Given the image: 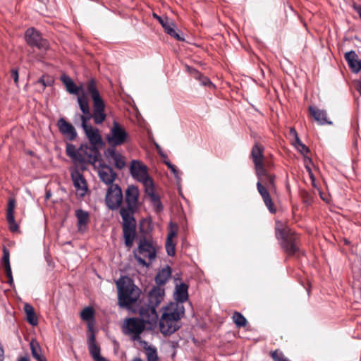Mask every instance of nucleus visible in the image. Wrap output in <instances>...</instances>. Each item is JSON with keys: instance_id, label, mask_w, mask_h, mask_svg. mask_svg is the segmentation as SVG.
<instances>
[{"instance_id": "nucleus-1", "label": "nucleus", "mask_w": 361, "mask_h": 361, "mask_svg": "<svg viewBox=\"0 0 361 361\" xmlns=\"http://www.w3.org/2000/svg\"><path fill=\"white\" fill-rule=\"evenodd\" d=\"M253 160L258 178L257 190L269 212L274 214L276 209L270 196V192L276 191L275 176L271 173L274 165L269 159Z\"/></svg>"}, {"instance_id": "nucleus-2", "label": "nucleus", "mask_w": 361, "mask_h": 361, "mask_svg": "<svg viewBox=\"0 0 361 361\" xmlns=\"http://www.w3.org/2000/svg\"><path fill=\"white\" fill-rule=\"evenodd\" d=\"M85 88L93 102V113L91 114L90 111H89V114H83L81 116V126L83 130L91 127L90 125L87 124V122L92 118H93L95 124H101L105 121L106 117L105 104L97 87L96 81L92 78L90 79L86 82Z\"/></svg>"}, {"instance_id": "nucleus-3", "label": "nucleus", "mask_w": 361, "mask_h": 361, "mask_svg": "<svg viewBox=\"0 0 361 361\" xmlns=\"http://www.w3.org/2000/svg\"><path fill=\"white\" fill-rule=\"evenodd\" d=\"M85 88L93 102V113L91 114L90 111H89V114H83L81 116V126L83 130L91 127L90 125L87 124V122L92 118H93L95 124H101L105 121L106 117L105 104L97 87L96 81L92 78L90 79L86 82Z\"/></svg>"}, {"instance_id": "nucleus-4", "label": "nucleus", "mask_w": 361, "mask_h": 361, "mask_svg": "<svg viewBox=\"0 0 361 361\" xmlns=\"http://www.w3.org/2000/svg\"><path fill=\"white\" fill-rule=\"evenodd\" d=\"M183 315L184 310L183 307H179L178 305L166 307L159 319V327L160 332L164 336H168L175 333L181 326L180 319Z\"/></svg>"}, {"instance_id": "nucleus-5", "label": "nucleus", "mask_w": 361, "mask_h": 361, "mask_svg": "<svg viewBox=\"0 0 361 361\" xmlns=\"http://www.w3.org/2000/svg\"><path fill=\"white\" fill-rule=\"evenodd\" d=\"M106 139L109 145V147L105 151L106 158H123L116 151V147L123 145L128 141L129 135L126 129L114 121Z\"/></svg>"}, {"instance_id": "nucleus-6", "label": "nucleus", "mask_w": 361, "mask_h": 361, "mask_svg": "<svg viewBox=\"0 0 361 361\" xmlns=\"http://www.w3.org/2000/svg\"><path fill=\"white\" fill-rule=\"evenodd\" d=\"M164 297V289L159 286H154L149 292L147 298L148 302L141 307L140 314L142 317L147 319L150 324L156 323L158 320L157 307L160 305Z\"/></svg>"}, {"instance_id": "nucleus-7", "label": "nucleus", "mask_w": 361, "mask_h": 361, "mask_svg": "<svg viewBox=\"0 0 361 361\" xmlns=\"http://www.w3.org/2000/svg\"><path fill=\"white\" fill-rule=\"evenodd\" d=\"M275 230L276 238L282 240L281 247L286 253L293 256L299 252V236L295 232L281 221H276Z\"/></svg>"}, {"instance_id": "nucleus-8", "label": "nucleus", "mask_w": 361, "mask_h": 361, "mask_svg": "<svg viewBox=\"0 0 361 361\" xmlns=\"http://www.w3.org/2000/svg\"><path fill=\"white\" fill-rule=\"evenodd\" d=\"M134 257L139 264L149 267L157 257L156 247L150 239H140L137 248L134 251Z\"/></svg>"}, {"instance_id": "nucleus-9", "label": "nucleus", "mask_w": 361, "mask_h": 361, "mask_svg": "<svg viewBox=\"0 0 361 361\" xmlns=\"http://www.w3.org/2000/svg\"><path fill=\"white\" fill-rule=\"evenodd\" d=\"M117 286L118 304L121 307H128L138 300L140 290L135 285L118 283Z\"/></svg>"}, {"instance_id": "nucleus-10", "label": "nucleus", "mask_w": 361, "mask_h": 361, "mask_svg": "<svg viewBox=\"0 0 361 361\" xmlns=\"http://www.w3.org/2000/svg\"><path fill=\"white\" fill-rule=\"evenodd\" d=\"M142 318V319L136 317L126 319L123 326V332L126 335L133 334L134 341L140 338V335L144 331L145 324H149L147 319Z\"/></svg>"}, {"instance_id": "nucleus-11", "label": "nucleus", "mask_w": 361, "mask_h": 361, "mask_svg": "<svg viewBox=\"0 0 361 361\" xmlns=\"http://www.w3.org/2000/svg\"><path fill=\"white\" fill-rule=\"evenodd\" d=\"M123 193L121 188L116 184L109 185L105 197V202L111 210L118 209L123 202Z\"/></svg>"}, {"instance_id": "nucleus-12", "label": "nucleus", "mask_w": 361, "mask_h": 361, "mask_svg": "<svg viewBox=\"0 0 361 361\" xmlns=\"http://www.w3.org/2000/svg\"><path fill=\"white\" fill-rule=\"evenodd\" d=\"M90 163L98 169V174L102 182L109 185L113 184L116 173L111 166L105 164L104 159H92Z\"/></svg>"}, {"instance_id": "nucleus-13", "label": "nucleus", "mask_w": 361, "mask_h": 361, "mask_svg": "<svg viewBox=\"0 0 361 361\" xmlns=\"http://www.w3.org/2000/svg\"><path fill=\"white\" fill-rule=\"evenodd\" d=\"M94 149L89 147L88 144H82L77 148L72 144H67L66 153L70 158H97V154H93Z\"/></svg>"}, {"instance_id": "nucleus-14", "label": "nucleus", "mask_w": 361, "mask_h": 361, "mask_svg": "<svg viewBox=\"0 0 361 361\" xmlns=\"http://www.w3.org/2000/svg\"><path fill=\"white\" fill-rule=\"evenodd\" d=\"M25 37L27 43L31 47H35L39 50H46L49 47L47 40L42 39L39 32L33 27L26 30Z\"/></svg>"}, {"instance_id": "nucleus-15", "label": "nucleus", "mask_w": 361, "mask_h": 361, "mask_svg": "<svg viewBox=\"0 0 361 361\" xmlns=\"http://www.w3.org/2000/svg\"><path fill=\"white\" fill-rule=\"evenodd\" d=\"M147 170L146 165L138 160H133L130 168V173L133 178L142 183L147 180L152 178L149 176Z\"/></svg>"}, {"instance_id": "nucleus-16", "label": "nucleus", "mask_w": 361, "mask_h": 361, "mask_svg": "<svg viewBox=\"0 0 361 361\" xmlns=\"http://www.w3.org/2000/svg\"><path fill=\"white\" fill-rule=\"evenodd\" d=\"M84 131L91 145L89 147L94 149L93 154H97V157L100 158V154L97 149V147L102 146L103 141L99 130L91 126L84 129Z\"/></svg>"}, {"instance_id": "nucleus-17", "label": "nucleus", "mask_w": 361, "mask_h": 361, "mask_svg": "<svg viewBox=\"0 0 361 361\" xmlns=\"http://www.w3.org/2000/svg\"><path fill=\"white\" fill-rule=\"evenodd\" d=\"M73 185L80 197L85 196L87 190V182L82 174L78 169L71 170Z\"/></svg>"}, {"instance_id": "nucleus-18", "label": "nucleus", "mask_w": 361, "mask_h": 361, "mask_svg": "<svg viewBox=\"0 0 361 361\" xmlns=\"http://www.w3.org/2000/svg\"><path fill=\"white\" fill-rule=\"evenodd\" d=\"M90 334L87 338L88 350L94 361H109L100 355V347L96 342L95 335L91 328Z\"/></svg>"}, {"instance_id": "nucleus-19", "label": "nucleus", "mask_w": 361, "mask_h": 361, "mask_svg": "<svg viewBox=\"0 0 361 361\" xmlns=\"http://www.w3.org/2000/svg\"><path fill=\"white\" fill-rule=\"evenodd\" d=\"M57 125L60 133L68 140L72 141L75 139L77 133L71 123L67 122L63 118H61L59 119Z\"/></svg>"}, {"instance_id": "nucleus-20", "label": "nucleus", "mask_w": 361, "mask_h": 361, "mask_svg": "<svg viewBox=\"0 0 361 361\" xmlns=\"http://www.w3.org/2000/svg\"><path fill=\"white\" fill-rule=\"evenodd\" d=\"M123 233L126 246L131 247L136 235V223L123 224Z\"/></svg>"}, {"instance_id": "nucleus-21", "label": "nucleus", "mask_w": 361, "mask_h": 361, "mask_svg": "<svg viewBox=\"0 0 361 361\" xmlns=\"http://www.w3.org/2000/svg\"><path fill=\"white\" fill-rule=\"evenodd\" d=\"M139 190L135 185H129L126 190V202L130 209H136L138 203Z\"/></svg>"}, {"instance_id": "nucleus-22", "label": "nucleus", "mask_w": 361, "mask_h": 361, "mask_svg": "<svg viewBox=\"0 0 361 361\" xmlns=\"http://www.w3.org/2000/svg\"><path fill=\"white\" fill-rule=\"evenodd\" d=\"M309 112L314 119L319 125H331L332 122L327 117V113L325 110L319 109L317 107L310 106Z\"/></svg>"}, {"instance_id": "nucleus-23", "label": "nucleus", "mask_w": 361, "mask_h": 361, "mask_svg": "<svg viewBox=\"0 0 361 361\" xmlns=\"http://www.w3.org/2000/svg\"><path fill=\"white\" fill-rule=\"evenodd\" d=\"M16 207V200L13 198H10L8 203L6 211V219L9 224L10 230L12 232H16L18 229V226L16 223L14 218V209Z\"/></svg>"}, {"instance_id": "nucleus-24", "label": "nucleus", "mask_w": 361, "mask_h": 361, "mask_svg": "<svg viewBox=\"0 0 361 361\" xmlns=\"http://www.w3.org/2000/svg\"><path fill=\"white\" fill-rule=\"evenodd\" d=\"M345 59L349 67L354 73H358L361 70V60H358V56L355 51H350L345 54Z\"/></svg>"}, {"instance_id": "nucleus-25", "label": "nucleus", "mask_w": 361, "mask_h": 361, "mask_svg": "<svg viewBox=\"0 0 361 361\" xmlns=\"http://www.w3.org/2000/svg\"><path fill=\"white\" fill-rule=\"evenodd\" d=\"M61 80L66 86V90L72 94L78 95L81 91H83V86H77L73 80L67 75H62Z\"/></svg>"}, {"instance_id": "nucleus-26", "label": "nucleus", "mask_w": 361, "mask_h": 361, "mask_svg": "<svg viewBox=\"0 0 361 361\" xmlns=\"http://www.w3.org/2000/svg\"><path fill=\"white\" fill-rule=\"evenodd\" d=\"M75 216L78 219V229L79 231L83 232L86 229L87 224L89 222V213L87 212L79 209L75 211Z\"/></svg>"}, {"instance_id": "nucleus-27", "label": "nucleus", "mask_w": 361, "mask_h": 361, "mask_svg": "<svg viewBox=\"0 0 361 361\" xmlns=\"http://www.w3.org/2000/svg\"><path fill=\"white\" fill-rule=\"evenodd\" d=\"M171 276V269L170 267L166 266L158 271L155 276V282L157 286L164 285Z\"/></svg>"}, {"instance_id": "nucleus-28", "label": "nucleus", "mask_w": 361, "mask_h": 361, "mask_svg": "<svg viewBox=\"0 0 361 361\" xmlns=\"http://www.w3.org/2000/svg\"><path fill=\"white\" fill-rule=\"evenodd\" d=\"M188 286L186 283H181L176 288V299L178 302H183L188 298Z\"/></svg>"}, {"instance_id": "nucleus-29", "label": "nucleus", "mask_w": 361, "mask_h": 361, "mask_svg": "<svg viewBox=\"0 0 361 361\" xmlns=\"http://www.w3.org/2000/svg\"><path fill=\"white\" fill-rule=\"evenodd\" d=\"M30 345L32 355L37 361H47L46 357L42 355V348L36 340H32Z\"/></svg>"}, {"instance_id": "nucleus-30", "label": "nucleus", "mask_w": 361, "mask_h": 361, "mask_svg": "<svg viewBox=\"0 0 361 361\" xmlns=\"http://www.w3.org/2000/svg\"><path fill=\"white\" fill-rule=\"evenodd\" d=\"M135 209H130L129 207H121L120 209V214L123 219V224H133L135 223V219L132 214Z\"/></svg>"}, {"instance_id": "nucleus-31", "label": "nucleus", "mask_w": 361, "mask_h": 361, "mask_svg": "<svg viewBox=\"0 0 361 361\" xmlns=\"http://www.w3.org/2000/svg\"><path fill=\"white\" fill-rule=\"evenodd\" d=\"M24 311L26 313L27 322L35 326L37 324V318L36 317L34 308L29 304L24 305Z\"/></svg>"}, {"instance_id": "nucleus-32", "label": "nucleus", "mask_w": 361, "mask_h": 361, "mask_svg": "<svg viewBox=\"0 0 361 361\" xmlns=\"http://www.w3.org/2000/svg\"><path fill=\"white\" fill-rule=\"evenodd\" d=\"M164 29L168 35L173 37L178 41H184L185 40L184 37H182L180 35H179L176 32V25L172 20Z\"/></svg>"}, {"instance_id": "nucleus-33", "label": "nucleus", "mask_w": 361, "mask_h": 361, "mask_svg": "<svg viewBox=\"0 0 361 361\" xmlns=\"http://www.w3.org/2000/svg\"><path fill=\"white\" fill-rule=\"evenodd\" d=\"M232 319L236 326L238 328L245 327L247 325V319L238 312H235L233 313Z\"/></svg>"}, {"instance_id": "nucleus-34", "label": "nucleus", "mask_w": 361, "mask_h": 361, "mask_svg": "<svg viewBox=\"0 0 361 361\" xmlns=\"http://www.w3.org/2000/svg\"><path fill=\"white\" fill-rule=\"evenodd\" d=\"M78 102L82 114H89V111H90V106L88 101L84 94L78 97Z\"/></svg>"}, {"instance_id": "nucleus-35", "label": "nucleus", "mask_w": 361, "mask_h": 361, "mask_svg": "<svg viewBox=\"0 0 361 361\" xmlns=\"http://www.w3.org/2000/svg\"><path fill=\"white\" fill-rule=\"evenodd\" d=\"M94 316V310L92 307H87L80 312V317L82 320L90 322L93 319Z\"/></svg>"}, {"instance_id": "nucleus-36", "label": "nucleus", "mask_w": 361, "mask_h": 361, "mask_svg": "<svg viewBox=\"0 0 361 361\" xmlns=\"http://www.w3.org/2000/svg\"><path fill=\"white\" fill-rule=\"evenodd\" d=\"M147 361H158L159 357L157 349L152 346L145 347Z\"/></svg>"}, {"instance_id": "nucleus-37", "label": "nucleus", "mask_w": 361, "mask_h": 361, "mask_svg": "<svg viewBox=\"0 0 361 361\" xmlns=\"http://www.w3.org/2000/svg\"><path fill=\"white\" fill-rule=\"evenodd\" d=\"M305 166L307 171L308 172L309 176L312 181V184L314 187L315 186V183H314L315 176L313 173L312 168H315L316 166H315L314 162L312 161V159H308V161H305Z\"/></svg>"}, {"instance_id": "nucleus-38", "label": "nucleus", "mask_w": 361, "mask_h": 361, "mask_svg": "<svg viewBox=\"0 0 361 361\" xmlns=\"http://www.w3.org/2000/svg\"><path fill=\"white\" fill-rule=\"evenodd\" d=\"M1 265L4 267V269L11 268L10 252L9 250L6 247H3V257L1 259Z\"/></svg>"}, {"instance_id": "nucleus-39", "label": "nucleus", "mask_w": 361, "mask_h": 361, "mask_svg": "<svg viewBox=\"0 0 361 361\" xmlns=\"http://www.w3.org/2000/svg\"><path fill=\"white\" fill-rule=\"evenodd\" d=\"M293 145L296 149L305 157L304 158H307V154L309 152V149L302 143L300 138H297V140L294 141Z\"/></svg>"}, {"instance_id": "nucleus-40", "label": "nucleus", "mask_w": 361, "mask_h": 361, "mask_svg": "<svg viewBox=\"0 0 361 361\" xmlns=\"http://www.w3.org/2000/svg\"><path fill=\"white\" fill-rule=\"evenodd\" d=\"M193 71H194V77L197 80H200L201 85H202L204 86H209V85H212V82L210 81V80L207 77L202 75L197 70L194 69Z\"/></svg>"}, {"instance_id": "nucleus-41", "label": "nucleus", "mask_w": 361, "mask_h": 361, "mask_svg": "<svg viewBox=\"0 0 361 361\" xmlns=\"http://www.w3.org/2000/svg\"><path fill=\"white\" fill-rule=\"evenodd\" d=\"M142 184L145 186V193L148 196L152 195L156 193L155 190H154V182L152 178L148 179L146 181L143 182Z\"/></svg>"}, {"instance_id": "nucleus-42", "label": "nucleus", "mask_w": 361, "mask_h": 361, "mask_svg": "<svg viewBox=\"0 0 361 361\" xmlns=\"http://www.w3.org/2000/svg\"><path fill=\"white\" fill-rule=\"evenodd\" d=\"M74 160V166L75 168L73 169H78L79 171L80 170L84 171L86 169V164L87 163L91 164L90 162H92V159H73Z\"/></svg>"}, {"instance_id": "nucleus-43", "label": "nucleus", "mask_w": 361, "mask_h": 361, "mask_svg": "<svg viewBox=\"0 0 361 361\" xmlns=\"http://www.w3.org/2000/svg\"><path fill=\"white\" fill-rule=\"evenodd\" d=\"M270 355L274 360V361H290L288 359L285 357L283 353L279 351V350L271 351L270 353Z\"/></svg>"}, {"instance_id": "nucleus-44", "label": "nucleus", "mask_w": 361, "mask_h": 361, "mask_svg": "<svg viewBox=\"0 0 361 361\" xmlns=\"http://www.w3.org/2000/svg\"><path fill=\"white\" fill-rule=\"evenodd\" d=\"M300 194V197L305 204L309 205L312 203L313 197L309 192L307 190H301Z\"/></svg>"}, {"instance_id": "nucleus-45", "label": "nucleus", "mask_w": 361, "mask_h": 361, "mask_svg": "<svg viewBox=\"0 0 361 361\" xmlns=\"http://www.w3.org/2000/svg\"><path fill=\"white\" fill-rule=\"evenodd\" d=\"M175 246H176V245L173 242L172 240H171V239L166 240V250L167 254L169 256L175 255V253H176Z\"/></svg>"}, {"instance_id": "nucleus-46", "label": "nucleus", "mask_w": 361, "mask_h": 361, "mask_svg": "<svg viewBox=\"0 0 361 361\" xmlns=\"http://www.w3.org/2000/svg\"><path fill=\"white\" fill-rule=\"evenodd\" d=\"M154 205L157 207V211L162 209V205L160 201L159 196L155 193L152 195L149 196Z\"/></svg>"}, {"instance_id": "nucleus-47", "label": "nucleus", "mask_w": 361, "mask_h": 361, "mask_svg": "<svg viewBox=\"0 0 361 361\" xmlns=\"http://www.w3.org/2000/svg\"><path fill=\"white\" fill-rule=\"evenodd\" d=\"M252 158H263L262 152L259 146L253 147L251 152Z\"/></svg>"}, {"instance_id": "nucleus-48", "label": "nucleus", "mask_w": 361, "mask_h": 361, "mask_svg": "<svg viewBox=\"0 0 361 361\" xmlns=\"http://www.w3.org/2000/svg\"><path fill=\"white\" fill-rule=\"evenodd\" d=\"M164 163L168 166V167L171 170L172 173L175 175L176 177L178 175V170L176 166L173 165L168 159H164Z\"/></svg>"}, {"instance_id": "nucleus-49", "label": "nucleus", "mask_w": 361, "mask_h": 361, "mask_svg": "<svg viewBox=\"0 0 361 361\" xmlns=\"http://www.w3.org/2000/svg\"><path fill=\"white\" fill-rule=\"evenodd\" d=\"M115 161V165L116 168L121 169L124 167L126 163L124 161L125 159H113Z\"/></svg>"}, {"instance_id": "nucleus-50", "label": "nucleus", "mask_w": 361, "mask_h": 361, "mask_svg": "<svg viewBox=\"0 0 361 361\" xmlns=\"http://www.w3.org/2000/svg\"><path fill=\"white\" fill-rule=\"evenodd\" d=\"M11 77L13 78L15 83H18V71L17 69H12L11 71Z\"/></svg>"}, {"instance_id": "nucleus-51", "label": "nucleus", "mask_w": 361, "mask_h": 361, "mask_svg": "<svg viewBox=\"0 0 361 361\" xmlns=\"http://www.w3.org/2000/svg\"><path fill=\"white\" fill-rule=\"evenodd\" d=\"M290 135H292L293 137H294L295 141L297 140V138H299L297 131L295 130V129L294 128H291L290 129Z\"/></svg>"}, {"instance_id": "nucleus-52", "label": "nucleus", "mask_w": 361, "mask_h": 361, "mask_svg": "<svg viewBox=\"0 0 361 361\" xmlns=\"http://www.w3.org/2000/svg\"><path fill=\"white\" fill-rule=\"evenodd\" d=\"M353 8L357 13V14L359 15L360 18H361V6L354 4L353 5Z\"/></svg>"}, {"instance_id": "nucleus-53", "label": "nucleus", "mask_w": 361, "mask_h": 361, "mask_svg": "<svg viewBox=\"0 0 361 361\" xmlns=\"http://www.w3.org/2000/svg\"><path fill=\"white\" fill-rule=\"evenodd\" d=\"M171 21L167 17H164V21L161 22V25L164 28Z\"/></svg>"}, {"instance_id": "nucleus-54", "label": "nucleus", "mask_w": 361, "mask_h": 361, "mask_svg": "<svg viewBox=\"0 0 361 361\" xmlns=\"http://www.w3.org/2000/svg\"><path fill=\"white\" fill-rule=\"evenodd\" d=\"M38 82V83H41V84L42 85V86H43V87H44V88L46 86H47V85H50V83H49V82H45V80H44V78H43V77H42L40 79H39V80H38V82Z\"/></svg>"}, {"instance_id": "nucleus-55", "label": "nucleus", "mask_w": 361, "mask_h": 361, "mask_svg": "<svg viewBox=\"0 0 361 361\" xmlns=\"http://www.w3.org/2000/svg\"><path fill=\"white\" fill-rule=\"evenodd\" d=\"M4 350L2 345L0 343V361H4Z\"/></svg>"}, {"instance_id": "nucleus-56", "label": "nucleus", "mask_w": 361, "mask_h": 361, "mask_svg": "<svg viewBox=\"0 0 361 361\" xmlns=\"http://www.w3.org/2000/svg\"><path fill=\"white\" fill-rule=\"evenodd\" d=\"M153 17H154L155 19H157V20L159 21V23L160 24H161V22H163V21H164V18H162V17H161V16H158V15H157V13H153Z\"/></svg>"}, {"instance_id": "nucleus-57", "label": "nucleus", "mask_w": 361, "mask_h": 361, "mask_svg": "<svg viewBox=\"0 0 361 361\" xmlns=\"http://www.w3.org/2000/svg\"><path fill=\"white\" fill-rule=\"evenodd\" d=\"M5 272H6V277L11 279V276H12L11 268H8V269H5Z\"/></svg>"}, {"instance_id": "nucleus-58", "label": "nucleus", "mask_w": 361, "mask_h": 361, "mask_svg": "<svg viewBox=\"0 0 361 361\" xmlns=\"http://www.w3.org/2000/svg\"><path fill=\"white\" fill-rule=\"evenodd\" d=\"M176 235V232L174 231H171L169 232V233L168 234V236H167V239L166 240H172V238Z\"/></svg>"}, {"instance_id": "nucleus-59", "label": "nucleus", "mask_w": 361, "mask_h": 361, "mask_svg": "<svg viewBox=\"0 0 361 361\" xmlns=\"http://www.w3.org/2000/svg\"><path fill=\"white\" fill-rule=\"evenodd\" d=\"M18 361H30V360H29L28 357H20Z\"/></svg>"}, {"instance_id": "nucleus-60", "label": "nucleus", "mask_w": 361, "mask_h": 361, "mask_svg": "<svg viewBox=\"0 0 361 361\" xmlns=\"http://www.w3.org/2000/svg\"><path fill=\"white\" fill-rule=\"evenodd\" d=\"M8 283H10V285H12V283H13V276H11V279L8 278Z\"/></svg>"}, {"instance_id": "nucleus-61", "label": "nucleus", "mask_w": 361, "mask_h": 361, "mask_svg": "<svg viewBox=\"0 0 361 361\" xmlns=\"http://www.w3.org/2000/svg\"><path fill=\"white\" fill-rule=\"evenodd\" d=\"M132 361H142V360L139 357H136V358H134Z\"/></svg>"}, {"instance_id": "nucleus-62", "label": "nucleus", "mask_w": 361, "mask_h": 361, "mask_svg": "<svg viewBox=\"0 0 361 361\" xmlns=\"http://www.w3.org/2000/svg\"><path fill=\"white\" fill-rule=\"evenodd\" d=\"M160 155L162 157V158H166V155L163 154L161 152H160Z\"/></svg>"}, {"instance_id": "nucleus-63", "label": "nucleus", "mask_w": 361, "mask_h": 361, "mask_svg": "<svg viewBox=\"0 0 361 361\" xmlns=\"http://www.w3.org/2000/svg\"><path fill=\"white\" fill-rule=\"evenodd\" d=\"M344 242H345V244H346V245L349 244V243H350V242H349L348 240H346V239H345V240H344Z\"/></svg>"}, {"instance_id": "nucleus-64", "label": "nucleus", "mask_w": 361, "mask_h": 361, "mask_svg": "<svg viewBox=\"0 0 361 361\" xmlns=\"http://www.w3.org/2000/svg\"><path fill=\"white\" fill-rule=\"evenodd\" d=\"M360 94L361 95V81H360V88L358 90Z\"/></svg>"}]
</instances>
